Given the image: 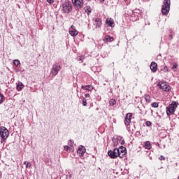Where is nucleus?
Instances as JSON below:
<instances>
[{
	"instance_id": "f257e3e1",
	"label": "nucleus",
	"mask_w": 179,
	"mask_h": 179,
	"mask_svg": "<svg viewBox=\"0 0 179 179\" xmlns=\"http://www.w3.org/2000/svg\"><path fill=\"white\" fill-rule=\"evenodd\" d=\"M177 107H178V103L176 101H173L171 104H169L166 108V115L168 117L173 115V114L176 113V110H177Z\"/></svg>"
},
{
	"instance_id": "f03ea898",
	"label": "nucleus",
	"mask_w": 179,
	"mask_h": 179,
	"mask_svg": "<svg viewBox=\"0 0 179 179\" xmlns=\"http://www.w3.org/2000/svg\"><path fill=\"white\" fill-rule=\"evenodd\" d=\"M171 2L170 0H164L162 8V13L163 15H167L169 12H170V5Z\"/></svg>"
},
{
	"instance_id": "7ed1b4c3",
	"label": "nucleus",
	"mask_w": 179,
	"mask_h": 179,
	"mask_svg": "<svg viewBox=\"0 0 179 179\" xmlns=\"http://www.w3.org/2000/svg\"><path fill=\"white\" fill-rule=\"evenodd\" d=\"M62 8L64 13H69V12H72V4L69 0H66L63 3Z\"/></svg>"
},
{
	"instance_id": "20e7f679",
	"label": "nucleus",
	"mask_w": 179,
	"mask_h": 179,
	"mask_svg": "<svg viewBox=\"0 0 179 179\" xmlns=\"http://www.w3.org/2000/svg\"><path fill=\"white\" fill-rule=\"evenodd\" d=\"M108 155L110 159H117V157L122 156L121 154H120V150H118V148H115L113 150H109Z\"/></svg>"
},
{
	"instance_id": "39448f33",
	"label": "nucleus",
	"mask_w": 179,
	"mask_h": 179,
	"mask_svg": "<svg viewBox=\"0 0 179 179\" xmlns=\"http://www.w3.org/2000/svg\"><path fill=\"white\" fill-rule=\"evenodd\" d=\"M157 86L158 87H159V89L163 90L164 92H170V89H171L170 85H169L167 83L164 81L159 82Z\"/></svg>"
},
{
	"instance_id": "423d86ee",
	"label": "nucleus",
	"mask_w": 179,
	"mask_h": 179,
	"mask_svg": "<svg viewBox=\"0 0 179 179\" xmlns=\"http://www.w3.org/2000/svg\"><path fill=\"white\" fill-rule=\"evenodd\" d=\"M0 136L3 139H8V136H9V131L5 127H0Z\"/></svg>"
},
{
	"instance_id": "0eeeda50",
	"label": "nucleus",
	"mask_w": 179,
	"mask_h": 179,
	"mask_svg": "<svg viewBox=\"0 0 179 179\" xmlns=\"http://www.w3.org/2000/svg\"><path fill=\"white\" fill-rule=\"evenodd\" d=\"M59 71H61V66L57 64H53L50 73L52 75V76H57Z\"/></svg>"
},
{
	"instance_id": "6e6552de",
	"label": "nucleus",
	"mask_w": 179,
	"mask_h": 179,
	"mask_svg": "<svg viewBox=\"0 0 179 179\" xmlns=\"http://www.w3.org/2000/svg\"><path fill=\"white\" fill-rule=\"evenodd\" d=\"M132 118V113H129L125 116L124 125L126 127H129L131 125V120Z\"/></svg>"
},
{
	"instance_id": "1a4fd4ad",
	"label": "nucleus",
	"mask_w": 179,
	"mask_h": 179,
	"mask_svg": "<svg viewBox=\"0 0 179 179\" xmlns=\"http://www.w3.org/2000/svg\"><path fill=\"white\" fill-rule=\"evenodd\" d=\"M77 153L79 155L80 157H83V155L86 153V148L85 146L80 145L77 150Z\"/></svg>"
},
{
	"instance_id": "9d476101",
	"label": "nucleus",
	"mask_w": 179,
	"mask_h": 179,
	"mask_svg": "<svg viewBox=\"0 0 179 179\" xmlns=\"http://www.w3.org/2000/svg\"><path fill=\"white\" fill-rule=\"evenodd\" d=\"M72 2L76 8H80L83 6V0H72Z\"/></svg>"
},
{
	"instance_id": "9b49d317",
	"label": "nucleus",
	"mask_w": 179,
	"mask_h": 179,
	"mask_svg": "<svg viewBox=\"0 0 179 179\" xmlns=\"http://www.w3.org/2000/svg\"><path fill=\"white\" fill-rule=\"evenodd\" d=\"M92 21L94 26L96 27V29H99V27L101 26V19L96 17L93 18Z\"/></svg>"
},
{
	"instance_id": "f8f14e48",
	"label": "nucleus",
	"mask_w": 179,
	"mask_h": 179,
	"mask_svg": "<svg viewBox=\"0 0 179 179\" xmlns=\"http://www.w3.org/2000/svg\"><path fill=\"white\" fill-rule=\"evenodd\" d=\"M117 150H119L120 159H123L124 156H125V155L127 154L126 148L124 147H121L120 148H118Z\"/></svg>"
},
{
	"instance_id": "ddd939ff",
	"label": "nucleus",
	"mask_w": 179,
	"mask_h": 179,
	"mask_svg": "<svg viewBox=\"0 0 179 179\" xmlns=\"http://www.w3.org/2000/svg\"><path fill=\"white\" fill-rule=\"evenodd\" d=\"M106 23L109 27H114V20L113 18H107Z\"/></svg>"
},
{
	"instance_id": "4468645a",
	"label": "nucleus",
	"mask_w": 179,
	"mask_h": 179,
	"mask_svg": "<svg viewBox=\"0 0 179 179\" xmlns=\"http://www.w3.org/2000/svg\"><path fill=\"white\" fill-rule=\"evenodd\" d=\"M150 68L151 71H152L153 72H156V71H157V64L155 62H151Z\"/></svg>"
},
{
	"instance_id": "2eb2a0df",
	"label": "nucleus",
	"mask_w": 179,
	"mask_h": 179,
	"mask_svg": "<svg viewBox=\"0 0 179 179\" xmlns=\"http://www.w3.org/2000/svg\"><path fill=\"white\" fill-rule=\"evenodd\" d=\"M81 89L84 90H87L88 92H92L93 90V86L92 85H82Z\"/></svg>"
},
{
	"instance_id": "dca6fc26",
	"label": "nucleus",
	"mask_w": 179,
	"mask_h": 179,
	"mask_svg": "<svg viewBox=\"0 0 179 179\" xmlns=\"http://www.w3.org/2000/svg\"><path fill=\"white\" fill-rule=\"evenodd\" d=\"M104 43H111V41H114V38L107 35L103 39Z\"/></svg>"
},
{
	"instance_id": "f3484780",
	"label": "nucleus",
	"mask_w": 179,
	"mask_h": 179,
	"mask_svg": "<svg viewBox=\"0 0 179 179\" xmlns=\"http://www.w3.org/2000/svg\"><path fill=\"white\" fill-rule=\"evenodd\" d=\"M78 30H69V34L72 36V37H76L78 34Z\"/></svg>"
},
{
	"instance_id": "a211bd4d",
	"label": "nucleus",
	"mask_w": 179,
	"mask_h": 179,
	"mask_svg": "<svg viewBox=\"0 0 179 179\" xmlns=\"http://www.w3.org/2000/svg\"><path fill=\"white\" fill-rule=\"evenodd\" d=\"M145 149H148V150H150V149H152V144L150 143V141L145 142Z\"/></svg>"
},
{
	"instance_id": "6ab92c4d",
	"label": "nucleus",
	"mask_w": 179,
	"mask_h": 179,
	"mask_svg": "<svg viewBox=\"0 0 179 179\" xmlns=\"http://www.w3.org/2000/svg\"><path fill=\"white\" fill-rule=\"evenodd\" d=\"M23 87H24V85H23V83H18V84L17 85V90L18 92H20L23 89Z\"/></svg>"
},
{
	"instance_id": "aec40b11",
	"label": "nucleus",
	"mask_w": 179,
	"mask_h": 179,
	"mask_svg": "<svg viewBox=\"0 0 179 179\" xmlns=\"http://www.w3.org/2000/svg\"><path fill=\"white\" fill-rule=\"evenodd\" d=\"M85 13H87V15H90V13H92V8L89 6L85 8Z\"/></svg>"
},
{
	"instance_id": "412c9836",
	"label": "nucleus",
	"mask_w": 179,
	"mask_h": 179,
	"mask_svg": "<svg viewBox=\"0 0 179 179\" xmlns=\"http://www.w3.org/2000/svg\"><path fill=\"white\" fill-rule=\"evenodd\" d=\"M144 99H145L146 103H150V96H149V94H145L144 96Z\"/></svg>"
},
{
	"instance_id": "4be33fe9",
	"label": "nucleus",
	"mask_w": 179,
	"mask_h": 179,
	"mask_svg": "<svg viewBox=\"0 0 179 179\" xmlns=\"http://www.w3.org/2000/svg\"><path fill=\"white\" fill-rule=\"evenodd\" d=\"M109 104L110 106H115V104H117V101H115V99H112L109 101Z\"/></svg>"
},
{
	"instance_id": "5701e85b",
	"label": "nucleus",
	"mask_w": 179,
	"mask_h": 179,
	"mask_svg": "<svg viewBox=\"0 0 179 179\" xmlns=\"http://www.w3.org/2000/svg\"><path fill=\"white\" fill-rule=\"evenodd\" d=\"M3 101H5V96L3 94H0V104H2Z\"/></svg>"
},
{
	"instance_id": "b1692460",
	"label": "nucleus",
	"mask_w": 179,
	"mask_h": 179,
	"mask_svg": "<svg viewBox=\"0 0 179 179\" xmlns=\"http://www.w3.org/2000/svg\"><path fill=\"white\" fill-rule=\"evenodd\" d=\"M24 164H26V169H30L31 167V164L29 162H24Z\"/></svg>"
},
{
	"instance_id": "393cba45",
	"label": "nucleus",
	"mask_w": 179,
	"mask_h": 179,
	"mask_svg": "<svg viewBox=\"0 0 179 179\" xmlns=\"http://www.w3.org/2000/svg\"><path fill=\"white\" fill-rule=\"evenodd\" d=\"M152 107H153L154 108H157V107H159V103L157 102H153L152 103Z\"/></svg>"
},
{
	"instance_id": "a878e982",
	"label": "nucleus",
	"mask_w": 179,
	"mask_h": 179,
	"mask_svg": "<svg viewBox=\"0 0 179 179\" xmlns=\"http://www.w3.org/2000/svg\"><path fill=\"white\" fill-rule=\"evenodd\" d=\"M13 64L14 65H15L16 66H17L18 65L20 64V61L17 60V59H15L13 61Z\"/></svg>"
},
{
	"instance_id": "bb28decb",
	"label": "nucleus",
	"mask_w": 179,
	"mask_h": 179,
	"mask_svg": "<svg viewBox=\"0 0 179 179\" xmlns=\"http://www.w3.org/2000/svg\"><path fill=\"white\" fill-rule=\"evenodd\" d=\"M178 67V64H177V63H175L173 66H172V69L176 72V69H177V68Z\"/></svg>"
},
{
	"instance_id": "cd10ccee",
	"label": "nucleus",
	"mask_w": 179,
	"mask_h": 179,
	"mask_svg": "<svg viewBox=\"0 0 179 179\" xmlns=\"http://www.w3.org/2000/svg\"><path fill=\"white\" fill-rule=\"evenodd\" d=\"M83 106H84V107H86V106H87V102L85 98L83 99Z\"/></svg>"
},
{
	"instance_id": "c85d7f7f",
	"label": "nucleus",
	"mask_w": 179,
	"mask_h": 179,
	"mask_svg": "<svg viewBox=\"0 0 179 179\" xmlns=\"http://www.w3.org/2000/svg\"><path fill=\"white\" fill-rule=\"evenodd\" d=\"M163 72H167L169 71V67H167V66H165L163 69H162Z\"/></svg>"
},
{
	"instance_id": "c756f323",
	"label": "nucleus",
	"mask_w": 179,
	"mask_h": 179,
	"mask_svg": "<svg viewBox=\"0 0 179 179\" xmlns=\"http://www.w3.org/2000/svg\"><path fill=\"white\" fill-rule=\"evenodd\" d=\"M159 160H166V157H164V156H163V155H161V156L159 157Z\"/></svg>"
},
{
	"instance_id": "7c9ffc66",
	"label": "nucleus",
	"mask_w": 179,
	"mask_h": 179,
	"mask_svg": "<svg viewBox=\"0 0 179 179\" xmlns=\"http://www.w3.org/2000/svg\"><path fill=\"white\" fill-rule=\"evenodd\" d=\"M69 30H76V28L75 27V26L71 25Z\"/></svg>"
},
{
	"instance_id": "2f4dec72",
	"label": "nucleus",
	"mask_w": 179,
	"mask_h": 179,
	"mask_svg": "<svg viewBox=\"0 0 179 179\" xmlns=\"http://www.w3.org/2000/svg\"><path fill=\"white\" fill-rule=\"evenodd\" d=\"M69 145H70V146H73V141L70 140Z\"/></svg>"
},
{
	"instance_id": "473e14b6",
	"label": "nucleus",
	"mask_w": 179,
	"mask_h": 179,
	"mask_svg": "<svg viewBox=\"0 0 179 179\" xmlns=\"http://www.w3.org/2000/svg\"><path fill=\"white\" fill-rule=\"evenodd\" d=\"M54 1L55 0H47V2H48V3H54Z\"/></svg>"
},
{
	"instance_id": "72a5a7b5",
	"label": "nucleus",
	"mask_w": 179,
	"mask_h": 179,
	"mask_svg": "<svg viewBox=\"0 0 179 179\" xmlns=\"http://www.w3.org/2000/svg\"><path fill=\"white\" fill-rule=\"evenodd\" d=\"M69 150V146L65 145L64 146V150Z\"/></svg>"
},
{
	"instance_id": "f704fd0d",
	"label": "nucleus",
	"mask_w": 179,
	"mask_h": 179,
	"mask_svg": "<svg viewBox=\"0 0 179 179\" xmlns=\"http://www.w3.org/2000/svg\"><path fill=\"white\" fill-rule=\"evenodd\" d=\"M5 140H6V138H1V143H3V142H5Z\"/></svg>"
},
{
	"instance_id": "c9c22d12",
	"label": "nucleus",
	"mask_w": 179,
	"mask_h": 179,
	"mask_svg": "<svg viewBox=\"0 0 179 179\" xmlns=\"http://www.w3.org/2000/svg\"><path fill=\"white\" fill-rule=\"evenodd\" d=\"M85 97H87V98L90 97V94H85Z\"/></svg>"
},
{
	"instance_id": "e433bc0d",
	"label": "nucleus",
	"mask_w": 179,
	"mask_h": 179,
	"mask_svg": "<svg viewBox=\"0 0 179 179\" xmlns=\"http://www.w3.org/2000/svg\"><path fill=\"white\" fill-rule=\"evenodd\" d=\"M125 143V141H124V140L121 141V145H124Z\"/></svg>"
},
{
	"instance_id": "4c0bfd02",
	"label": "nucleus",
	"mask_w": 179,
	"mask_h": 179,
	"mask_svg": "<svg viewBox=\"0 0 179 179\" xmlns=\"http://www.w3.org/2000/svg\"><path fill=\"white\" fill-rule=\"evenodd\" d=\"M169 37H170V40H173V36L169 35Z\"/></svg>"
},
{
	"instance_id": "58836bf2",
	"label": "nucleus",
	"mask_w": 179,
	"mask_h": 179,
	"mask_svg": "<svg viewBox=\"0 0 179 179\" xmlns=\"http://www.w3.org/2000/svg\"><path fill=\"white\" fill-rule=\"evenodd\" d=\"M79 61H82V57H80Z\"/></svg>"
},
{
	"instance_id": "ea45409f",
	"label": "nucleus",
	"mask_w": 179,
	"mask_h": 179,
	"mask_svg": "<svg viewBox=\"0 0 179 179\" xmlns=\"http://www.w3.org/2000/svg\"><path fill=\"white\" fill-rule=\"evenodd\" d=\"M150 125L152 124L150 122H147Z\"/></svg>"
},
{
	"instance_id": "a19ab883",
	"label": "nucleus",
	"mask_w": 179,
	"mask_h": 179,
	"mask_svg": "<svg viewBox=\"0 0 179 179\" xmlns=\"http://www.w3.org/2000/svg\"><path fill=\"white\" fill-rule=\"evenodd\" d=\"M147 125L149 127V123L147 122Z\"/></svg>"
},
{
	"instance_id": "79ce46f5",
	"label": "nucleus",
	"mask_w": 179,
	"mask_h": 179,
	"mask_svg": "<svg viewBox=\"0 0 179 179\" xmlns=\"http://www.w3.org/2000/svg\"><path fill=\"white\" fill-rule=\"evenodd\" d=\"M158 146H160V144H158Z\"/></svg>"
},
{
	"instance_id": "37998d69",
	"label": "nucleus",
	"mask_w": 179,
	"mask_h": 179,
	"mask_svg": "<svg viewBox=\"0 0 179 179\" xmlns=\"http://www.w3.org/2000/svg\"><path fill=\"white\" fill-rule=\"evenodd\" d=\"M103 1H104L105 0H102Z\"/></svg>"
},
{
	"instance_id": "c03bdc74",
	"label": "nucleus",
	"mask_w": 179,
	"mask_h": 179,
	"mask_svg": "<svg viewBox=\"0 0 179 179\" xmlns=\"http://www.w3.org/2000/svg\"><path fill=\"white\" fill-rule=\"evenodd\" d=\"M124 1H127V0H124Z\"/></svg>"
}]
</instances>
